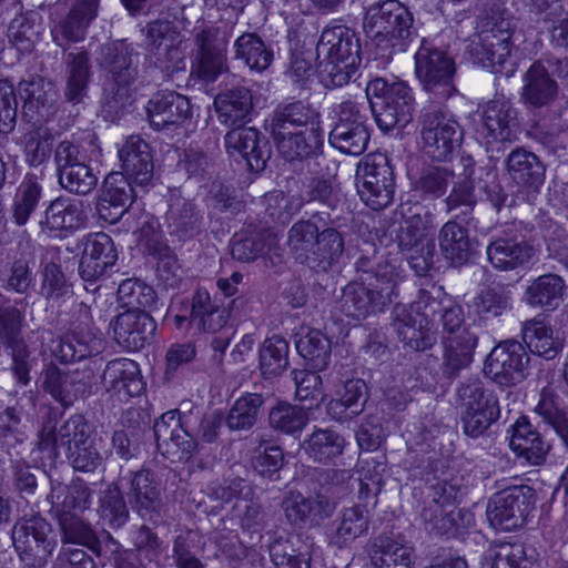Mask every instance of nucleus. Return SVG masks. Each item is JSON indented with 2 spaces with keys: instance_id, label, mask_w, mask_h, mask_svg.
<instances>
[{
  "instance_id": "7",
  "label": "nucleus",
  "mask_w": 568,
  "mask_h": 568,
  "mask_svg": "<svg viewBox=\"0 0 568 568\" xmlns=\"http://www.w3.org/2000/svg\"><path fill=\"white\" fill-rule=\"evenodd\" d=\"M481 139L490 142H511L513 140L532 139L545 140L547 134L537 122L528 123L525 129H519L517 112L505 98H496L489 101L483 111L480 130Z\"/></svg>"
},
{
  "instance_id": "39",
  "label": "nucleus",
  "mask_w": 568,
  "mask_h": 568,
  "mask_svg": "<svg viewBox=\"0 0 568 568\" xmlns=\"http://www.w3.org/2000/svg\"><path fill=\"white\" fill-rule=\"evenodd\" d=\"M227 320V310L212 300L206 291L195 292L192 298L190 326L200 332L215 333L225 326Z\"/></svg>"
},
{
  "instance_id": "29",
  "label": "nucleus",
  "mask_w": 568,
  "mask_h": 568,
  "mask_svg": "<svg viewBox=\"0 0 568 568\" xmlns=\"http://www.w3.org/2000/svg\"><path fill=\"white\" fill-rule=\"evenodd\" d=\"M150 125L156 130L179 124L189 116V100L174 91H162L153 94L146 106Z\"/></svg>"
},
{
  "instance_id": "36",
  "label": "nucleus",
  "mask_w": 568,
  "mask_h": 568,
  "mask_svg": "<svg viewBox=\"0 0 568 568\" xmlns=\"http://www.w3.org/2000/svg\"><path fill=\"white\" fill-rule=\"evenodd\" d=\"M442 254L454 266L466 264L475 254V242L470 239L467 227L455 220L446 222L438 234Z\"/></svg>"
},
{
  "instance_id": "20",
  "label": "nucleus",
  "mask_w": 568,
  "mask_h": 568,
  "mask_svg": "<svg viewBox=\"0 0 568 568\" xmlns=\"http://www.w3.org/2000/svg\"><path fill=\"white\" fill-rule=\"evenodd\" d=\"M287 523L292 526L316 527L328 519L335 509V504L323 493L303 495L300 491H288L281 503Z\"/></svg>"
},
{
  "instance_id": "21",
  "label": "nucleus",
  "mask_w": 568,
  "mask_h": 568,
  "mask_svg": "<svg viewBox=\"0 0 568 568\" xmlns=\"http://www.w3.org/2000/svg\"><path fill=\"white\" fill-rule=\"evenodd\" d=\"M118 252L113 240L104 232L89 234L79 263V274L88 283L85 290L95 291V283L115 264Z\"/></svg>"
},
{
  "instance_id": "50",
  "label": "nucleus",
  "mask_w": 568,
  "mask_h": 568,
  "mask_svg": "<svg viewBox=\"0 0 568 568\" xmlns=\"http://www.w3.org/2000/svg\"><path fill=\"white\" fill-rule=\"evenodd\" d=\"M264 397L257 393H246L237 398L230 408L225 424L233 432L250 430L257 422Z\"/></svg>"
},
{
  "instance_id": "56",
  "label": "nucleus",
  "mask_w": 568,
  "mask_h": 568,
  "mask_svg": "<svg viewBox=\"0 0 568 568\" xmlns=\"http://www.w3.org/2000/svg\"><path fill=\"white\" fill-rule=\"evenodd\" d=\"M170 225L182 239L192 237L200 232L202 216L196 205L187 200H178L168 212Z\"/></svg>"
},
{
  "instance_id": "32",
  "label": "nucleus",
  "mask_w": 568,
  "mask_h": 568,
  "mask_svg": "<svg viewBox=\"0 0 568 568\" xmlns=\"http://www.w3.org/2000/svg\"><path fill=\"white\" fill-rule=\"evenodd\" d=\"M487 257L489 263L500 271L517 270L532 258L534 247L525 241H518L508 235L495 236L488 244Z\"/></svg>"
},
{
  "instance_id": "51",
  "label": "nucleus",
  "mask_w": 568,
  "mask_h": 568,
  "mask_svg": "<svg viewBox=\"0 0 568 568\" xmlns=\"http://www.w3.org/2000/svg\"><path fill=\"white\" fill-rule=\"evenodd\" d=\"M62 546L81 545L90 549L97 556L104 552L100 537L82 519L64 515L60 519Z\"/></svg>"
},
{
  "instance_id": "52",
  "label": "nucleus",
  "mask_w": 568,
  "mask_h": 568,
  "mask_svg": "<svg viewBox=\"0 0 568 568\" xmlns=\"http://www.w3.org/2000/svg\"><path fill=\"white\" fill-rule=\"evenodd\" d=\"M339 122L329 133V142L334 140H352L353 142H368L371 139L367 128L357 120L358 108L351 100L338 105Z\"/></svg>"
},
{
  "instance_id": "16",
  "label": "nucleus",
  "mask_w": 568,
  "mask_h": 568,
  "mask_svg": "<svg viewBox=\"0 0 568 568\" xmlns=\"http://www.w3.org/2000/svg\"><path fill=\"white\" fill-rule=\"evenodd\" d=\"M153 432L158 449L173 463L187 462L197 452L199 442L186 429L178 409L162 414Z\"/></svg>"
},
{
  "instance_id": "19",
  "label": "nucleus",
  "mask_w": 568,
  "mask_h": 568,
  "mask_svg": "<svg viewBox=\"0 0 568 568\" xmlns=\"http://www.w3.org/2000/svg\"><path fill=\"white\" fill-rule=\"evenodd\" d=\"M428 221L414 214L404 221L396 240L399 250L418 275H424L433 264L435 245L427 237Z\"/></svg>"
},
{
  "instance_id": "64",
  "label": "nucleus",
  "mask_w": 568,
  "mask_h": 568,
  "mask_svg": "<svg viewBox=\"0 0 568 568\" xmlns=\"http://www.w3.org/2000/svg\"><path fill=\"white\" fill-rule=\"evenodd\" d=\"M43 388L63 406H69L77 399L73 383H71V371L63 372L53 364L48 365L43 371Z\"/></svg>"
},
{
  "instance_id": "18",
  "label": "nucleus",
  "mask_w": 568,
  "mask_h": 568,
  "mask_svg": "<svg viewBox=\"0 0 568 568\" xmlns=\"http://www.w3.org/2000/svg\"><path fill=\"white\" fill-rule=\"evenodd\" d=\"M87 223L88 215L83 202L61 195L48 204L39 226L49 237L65 239L85 227Z\"/></svg>"
},
{
  "instance_id": "57",
  "label": "nucleus",
  "mask_w": 568,
  "mask_h": 568,
  "mask_svg": "<svg viewBox=\"0 0 568 568\" xmlns=\"http://www.w3.org/2000/svg\"><path fill=\"white\" fill-rule=\"evenodd\" d=\"M307 422V412L303 407L288 403H278L268 413L270 426L287 435L302 432Z\"/></svg>"
},
{
  "instance_id": "27",
  "label": "nucleus",
  "mask_w": 568,
  "mask_h": 568,
  "mask_svg": "<svg viewBox=\"0 0 568 568\" xmlns=\"http://www.w3.org/2000/svg\"><path fill=\"white\" fill-rule=\"evenodd\" d=\"M361 44L354 30L346 26L325 28L316 47L317 59H334V61H351L361 63Z\"/></svg>"
},
{
  "instance_id": "46",
  "label": "nucleus",
  "mask_w": 568,
  "mask_h": 568,
  "mask_svg": "<svg viewBox=\"0 0 568 568\" xmlns=\"http://www.w3.org/2000/svg\"><path fill=\"white\" fill-rule=\"evenodd\" d=\"M234 59L253 71L266 70L273 61V51L255 32H244L233 43Z\"/></svg>"
},
{
  "instance_id": "38",
  "label": "nucleus",
  "mask_w": 568,
  "mask_h": 568,
  "mask_svg": "<svg viewBox=\"0 0 568 568\" xmlns=\"http://www.w3.org/2000/svg\"><path fill=\"white\" fill-rule=\"evenodd\" d=\"M511 180L519 186L537 192L545 180V168L536 154L518 148L507 159Z\"/></svg>"
},
{
  "instance_id": "48",
  "label": "nucleus",
  "mask_w": 568,
  "mask_h": 568,
  "mask_svg": "<svg viewBox=\"0 0 568 568\" xmlns=\"http://www.w3.org/2000/svg\"><path fill=\"white\" fill-rule=\"evenodd\" d=\"M302 448L312 460L327 464L343 454L345 439L333 429L317 428L303 442Z\"/></svg>"
},
{
  "instance_id": "45",
  "label": "nucleus",
  "mask_w": 568,
  "mask_h": 568,
  "mask_svg": "<svg viewBox=\"0 0 568 568\" xmlns=\"http://www.w3.org/2000/svg\"><path fill=\"white\" fill-rule=\"evenodd\" d=\"M373 547L372 561L375 568H414L413 548L402 540L379 535Z\"/></svg>"
},
{
  "instance_id": "2",
  "label": "nucleus",
  "mask_w": 568,
  "mask_h": 568,
  "mask_svg": "<svg viewBox=\"0 0 568 568\" xmlns=\"http://www.w3.org/2000/svg\"><path fill=\"white\" fill-rule=\"evenodd\" d=\"M287 247L296 263L327 272L344 252V237L335 227L320 231L312 219L301 220L288 230Z\"/></svg>"
},
{
  "instance_id": "53",
  "label": "nucleus",
  "mask_w": 568,
  "mask_h": 568,
  "mask_svg": "<svg viewBox=\"0 0 568 568\" xmlns=\"http://www.w3.org/2000/svg\"><path fill=\"white\" fill-rule=\"evenodd\" d=\"M288 343L274 335L266 338L260 348V369L265 378L281 375L288 365Z\"/></svg>"
},
{
  "instance_id": "37",
  "label": "nucleus",
  "mask_w": 568,
  "mask_h": 568,
  "mask_svg": "<svg viewBox=\"0 0 568 568\" xmlns=\"http://www.w3.org/2000/svg\"><path fill=\"white\" fill-rule=\"evenodd\" d=\"M124 176L139 186H146L153 178V156L150 144H122L118 151Z\"/></svg>"
},
{
  "instance_id": "44",
  "label": "nucleus",
  "mask_w": 568,
  "mask_h": 568,
  "mask_svg": "<svg viewBox=\"0 0 568 568\" xmlns=\"http://www.w3.org/2000/svg\"><path fill=\"white\" fill-rule=\"evenodd\" d=\"M565 290L564 278L557 274L548 273L530 282L525 291L524 298L531 307L555 310L562 301Z\"/></svg>"
},
{
  "instance_id": "60",
  "label": "nucleus",
  "mask_w": 568,
  "mask_h": 568,
  "mask_svg": "<svg viewBox=\"0 0 568 568\" xmlns=\"http://www.w3.org/2000/svg\"><path fill=\"white\" fill-rule=\"evenodd\" d=\"M118 300L129 310L145 311L155 303L156 293L139 278H126L118 287Z\"/></svg>"
},
{
  "instance_id": "4",
  "label": "nucleus",
  "mask_w": 568,
  "mask_h": 568,
  "mask_svg": "<svg viewBox=\"0 0 568 568\" xmlns=\"http://www.w3.org/2000/svg\"><path fill=\"white\" fill-rule=\"evenodd\" d=\"M366 97L377 126L388 132L410 121L415 99L409 85L400 80L375 78L366 85Z\"/></svg>"
},
{
  "instance_id": "54",
  "label": "nucleus",
  "mask_w": 568,
  "mask_h": 568,
  "mask_svg": "<svg viewBox=\"0 0 568 568\" xmlns=\"http://www.w3.org/2000/svg\"><path fill=\"white\" fill-rule=\"evenodd\" d=\"M367 400V386L361 378L348 379L344 383V390L338 399H332L327 410L333 416L347 413V416H357L364 409Z\"/></svg>"
},
{
  "instance_id": "22",
  "label": "nucleus",
  "mask_w": 568,
  "mask_h": 568,
  "mask_svg": "<svg viewBox=\"0 0 568 568\" xmlns=\"http://www.w3.org/2000/svg\"><path fill=\"white\" fill-rule=\"evenodd\" d=\"M132 183L120 172H111L104 178L95 205L100 219L110 224L120 221L136 197Z\"/></svg>"
},
{
  "instance_id": "17",
  "label": "nucleus",
  "mask_w": 568,
  "mask_h": 568,
  "mask_svg": "<svg viewBox=\"0 0 568 568\" xmlns=\"http://www.w3.org/2000/svg\"><path fill=\"white\" fill-rule=\"evenodd\" d=\"M129 504L132 510L143 520L158 525L165 514L160 483L150 469L129 471Z\"/></svg>"
},
{
  "instance_id": "42",
  "label": "nucleus",
  "mask_w": 568,
  "mask_h": 568,
  "mask_svg": "<svg viewBox=\"0 0 568 568\" xmlns=\"http://www.w3.org/2000/svg\"><path fill=\"white\" fill-rule=\"evenodd\" d=\"M67 87L65 99L79 103L87 93L91 78V62L89 53L83 48H75L64 57Z\"/></svg>"
},
{
  "instance_id": "43",
  "label": "nucleus",
  "mask_w": 568,
  "mask_h": 568,
  "mask_svg": "<svg viewBox=\"0 0 568 568\" xmlns=\"http://www.w3.org/2000/svg\"><path fill=\"white\" fill-rule=\"evenodd\" d=\"M219 119L227 125L245 120L253 109L252 92L246 87H235L220 92L214 99Z\"/></svg>"
},
{
  "instance_id": "40",
  "label": "nucleus",
  "mask_w": 568,
  "mask_h": 568,
  "mask_svg": "<svg viewBox=\"0 0 568 568\" xmlns=\"http://www.w3.org/2000/svg\"><path fill=\"white\" fill-rule=\"evenodd\" d=\"M523 99L526 103L540 108L555 100L558 85L551 79L542 61H535L524 77Z\"/></svg>"
},
{
  "instance_id": "24",
  "label": "nucleus",
  "mask_w": 568,
  "mask_h": 568,
  "mask_svg": "<svg viewBox=\"0 0 568 568\" xmlns=\"http://www.w3.org/2000/svg\"><path fill=\"white\" fill-rule=\"evenodd\" d=\"M315 115L314 110L303 101H293L278 105L272 119V135L275 142L293 140L295 142H306L311 136L307 124Z\"/></svg>"
},
{
  "instance_id": "62",
  "label": "nucleus",
  "mask_w": 568,
  "mask_h": 568,
  "mask_svg": "<svg viewBox=\"0 0 568 568\" xmlns=\"http://www.w3.org/2000/svg\"><path fill=\"white\" fill-rule=\"evenodd\" d=\"M42 193L37 176L27 175L21 182L14 199L13 217L17 224L24 225L36 210Z\"/></svg>"
},
{
  "instance_id": "1",
  "label": "nucleus",
  "mask_w": 568,
  "mask_h": 568,
  "mask_svg": "<svg viewBox=\"0 0 568 568\" xmlns=\"http://www.w3.org/2000/svg\"><path fill=\"white\" fill-rule=\"evenodd\" d=\"M39 449L49 458L59 456V448L65 449V456L75 471L93 473L104 462L98 448L97 438L90 424L80 415L74 414L60 425L48 414L39 432Z\"/></svg>"
},
{
  "instance_id": "9",
  "label": "nucleus",
  "mask_w": 568,
  "mask_h": 568,
  "mask_svg": "<svg viewBox=\"0 0 568 568\" xmlns=\"http://www.w3.org/2000/svg\"><path fill=\"white\" fill-rule=\"evenodd\" d=\"M356 186L362 201L372 210L388 206L394 195L393 171L385 153L365 155L356 171Z\"/></svg>"
},
{
  "instance_id": "63",
  "label": "nucleus",
  "mask_w": 568,
  "mask_h": 568,
  "mask_svg": "<svg viewBox=\"0 0 568 568\" xmlns=\"http://www.w3.org/2000/svg\"><path fill=\"white\" fill-rule=\"evenodd\" d=\"M513 44L479 45L477 42H469L468 52L475 64L481 65L491 72H501L510 61Z\"/></svg>"
},
{
  "instance_id": "3",
  "label": "nucleus",
  "mask_w": 568,
  "mask_h": 568,
  "mask_svg": "<svg viewBox=\"0 0 568 568\" xmlns=\"http://www.w3.org/2000/svg\"><path fill=\"white\" fill-rule=\"evenodd\" d=\"M375 281L368 283L352 281L342 290L338 310L346 317L365 320L383 312L397 296L399 273L388 265L379 266Z\"/></svg>"
},
{
  "instance_id": "33",
  "label": "nucleus",
  "mask_w": 568,
  "mask_h": 568,
  "mask_svg": "<svg viewBox=\"0 0 568 568\" xmlns=\"http://www.w3.org/2000/svg\"><path fill=\"white\" fill-rule=\"evenodd\" d=\"M371 517L367 505L356 504L344 507L335 520V529L328 536L329 545L338 549L348 547L368 532Z\"/></svg>"
},
{
  "instance_id": "5",
  "label": "nucleus",
  "mask_w": 568,
  "mask_h": 568,
  "mask_svg": "<svg viewBox=\"0 0 568 568\" xmlns=\"http://www.w3.org/2000/svg\"><path fill=\"white\" fill-rule=\"evenodd\" d=\"M460 420L467 436L477 438L498 420L500 406L493 389L478 378L460 383L456 389Z\"/></svg>"
},
{
  "instance_id": "35",
  "label": "nucleus",
  "mask_w": 568,
  "mask_h": 568,
  "mask_svg": "<svg viewBox=\"0 0 568 568\" xmlns=\"http://www.w3.org/2000/svg\"><path fill=\"white\" fill-rule=\"evenodd\" d=\"M392 326L399 341L415 352H423L433 347L436 343V335L429 328L423 326L406 306L396 305L392 313Z\"/></svg>"
},
{
  "instance_id": "8",
  "label": "nucleus",
  "mask_w": 568,
  "mask_h": 568,
  "mask_svg": "<svg viewBox=\"0 0 568 568\" xmlns=\"http://www.w3.org/2000/svg\"><path fill=\"white\" fill-rule=\"evenodd\" d=\"M232 27L206 26L194 36L196 53L192 64V74L205 83H213L229 71L226 49Z\"/></svg>"
},
{
  "instance_id": "14",
  "label": "nucleus",
  "mask_w": 568,
  "mask_h": 568,
  "mask_svg": "<svg viewBox=\"0 0 568 568\" xmlns=\"http://www.w3.org/2000/svg\"><path fill=\"white\" fill-rule=\"evenodd\" d=\"M534 504L535 494L531 487L526 485L508 487L490 498L487 517L495 528L515 530L524 525Z\"/></svg>"
},
{
  "instance_id": "25",
  "label": "nucleus",
  "mask_w": 568,
  "mask_h": 568,
  "mask_svg": "<svg viewBox=\"0 0 568 568\" xmlns=\"http://www.w3.org/2000/svg\"><path fill=\"white\" fill-rule=\"evenodd\" d=\"M478 335L470 327H464L463 333L442 337L440 372L444 378L454 381L474 362Z\"/></svg>"
},
{
  "instance_id": "13",
  "label": "nucleus",
  "mask_w": 568,
  "mask_h": 568,
  "mask_svg": "<svg viewBox=\"0 0 568 568\" xmlns=\"http://www.w3.org/2000/svg\"><path fill=\"white\" fill-rule=\"evenodd\" d=\"M145 60L165 77L184 69L179 33L169 21L155 20L146 26Z\"/></svg>"
},
{
  "instance_id": "61",
  "label": "nucleus",
  "mask_w": 568,
  "mask_h": 568,
  "mask_svg": "<svg viewBox=\"0 0 568 568\" xmlns=\"http://www.w3.org/2000/svg\"><path fill=\"white\" fill-rule=\"evenodd\" d=\"M525 562L524 545L501 542L490 546L484 554L483 568H523Z\"/></svg>"
},
{
  "instance_id": "31",
  "label": "nucleus",
  "mask_w": 568,
  "mask_h": 568,
  "mask_svg": "<svg viewBox=\"0 0 568 568\" xmlns=\"http://www.w3.org/2000/svg\"><path fill=\"white\" fill-rule=\"evenodd\" d=\"M98 7L99 0H78L67 18L52 29L55 44L65 49L67 44L83 40L88 26L97 17Z\"/></svg>"
},
{
  "instance_id": "28",
  "label": "nucleus",
  "mask_w": 568,
  "mask_h": 568,
  "mask_svg": "<svg viewBox=\"0 0 568 568\" xmlns=\"http://www.w3.org/2000/svg\"><path fill=\"white\" fill-rule=\"evenodd\" d=\"M101 384L106 393L126 400L142 390L140 371L136 363L129 358L110 361L102 373Z\"/></svg>"
},
{
  "instance_id": "58",
  "label": "nucleus",
  "mask_w": 568,
  "mask_h": 568,
  "mask_svg": "<svg viewBox=\"0 0 568 568\" xmlns=\"http://www.w3.org/2000/svg\"><path fill=\"white\" fill-rule=\"evenodd\" d=\"M45 87H50V83L41 78L19 82V92L24 100L23 110L27 115L30 112L38 114L39 118L49 115L52 94L51 89L47 90Z\"/></svg>"
},
{
  "instance_id": "12",
  "label": "nucleus",
  "mask_w": 568,
  "mask_h": 568,
  "mask_svg": "<svg viewBox=\"0 0 568 568\" xmlns=\"http://www.w3.org/2000/svg\"><path fill=\"white\" fill-rule=\"evenodd\" d=\"M530 356L516 339L498 343L484 363V375L501 387L520 384L528 375Z\"/></svg>"
},
{
  "instance_id": "11",
  "label": "nucleus",
  "mask_w": 568,
  "mask_h": 568,
  "mask_svg": "<svg viewBox=\"0 0 568 568\" xmlns=\"http://www.w3.org/2000/svg\"><path fill=\"white\" fill-rule=\"evenodd\" d=\"M22 321L21 312L14 306L0 307V344L11 358L10 369L16 382L27 386L37 358L22 336Z\"/></svg>"
},
{
  "instance_id": "47",
  "label": "nucleus",
  "mask_w": 568,
  "mask_h": 568,
  "mask_svg": "<svg viewBox=\"0 0 568 568\" xmlns=\"http://www.w3.org/2000/svg\"><path fill=\"white\" fill-rule=\"evenodd\" d=\"M420 133L423 142H462L464 139L460 124L440 109L425 112Z\"/></svg>"
},
{
  "instance_id": "49",
  "label": "nucleus",
  "mask_w": 568,
  "mask_h": 568,
  "mask_svg": "<svg viewBox=\"0 0 568 568\" xmlns=\"http://www.w3.org/2000/svg\"><path fill=\"white\" fill-rule=\"evenodd\" d=\"M298 354L305 359L308 368L324 371L331 362V341L320 331L311 329L296 342Z\"/></svg>"
},
{
  "instance_id": "15",
  "label": "nucleus",
  "mask_w": 568,
  "mask_h": 568,
  "mask_svg": "<svg viewBox=\"0 0 568 568\" xmlns=\"http://www.w3.org/2000/svg\"><path fill=\"white\" fill-rule=\"evenodd\" d=\"M364 29L368 37L394 40H409L414 34L413 16L397 0L372 4L365 16Z\"/></svg>"
},
{
  "instance_id": "59",
  "label": "nucleus",
  "mask_w": 568,
  "mask_h": 568,
  "mask_svg": "<svg viewBox=\"0 0 568 568\" xmlns=\"http://www.w3.org/2000/svg\"><path fill=\"white\" fill-rule=\"evenodd\" d=\"M301 541L277 540L270 548V555L276 568H311V555L306 547H296Z\"/></svg>"
},
{
  "instance_id": "23",
  "label": "nucleus",
  "mask_w": 568,
  "mask_h": 568,
  "mask_svg": "<svg viewBox=\"0 0 568 568\" xmlns=\"http://www.w3.org/2000/svg\"><path fill=\"white\" fill-rule=\"evenodd\" d=\"M114 339L129 351H139L151 342L156 329L153 317L142 310H128L110 323Z\"/></svg>"
},
{
  "instance_id": "26",
  "label": "nucleus",
  "mask_w": 568,
  "mask_h": 568,
  "mask_svg": "<svg viewBox=\"0 0 568 568\" xmlns=\"http://www.w3.org/2000/svg\"><path fill=\"white\" fill-rule=\"evenodd\" d=\"M436 295L422 290L416 302L418 312H422L425 318H432L439 315L443 325V336H454L463 333L465 325L464 311L460 305L456 304L452 298L436 291Z\"/></svg>"
},
{
  "instance_id": "10",
  "label": "nucleus",
  "mask_w": 568,
  "mask_h": 568,
  "mask_svg": "<svg viewBox=\"0 0 568 568\" xmlns=\"http://www.w3.org/2000/svg\"><path fill=\"white\" fill-rule=\"evenodd\" d=\"M51 525L40 515L22 517L11 529L12 545L29 568H43L54 548Z\"/></svg>"
},
{
  "instance_id": "55",
  "label": "nucleus",
  "mask_w": 568,
  "mask_h": 568,
  "mask_svg": "<svg viewBox=\"0 0 568 568\" xmlns=\"http://www.w3.org/2000/svg\"><path fill=\"white\" fill-rule=\"evenodd\" d=\"M535 410L544 423L557 434L564 452L568 456V417L559 407L557 398L550 392L542 389Z\"/></svg>"
},
{
  "instance_id": "30",
  "label": "nucleus",
  "mask_w": 568,
  "mask_h": 568,
  "mask_svg": "<svg viewBox=\"0 0 568 568\" xmlns=\"http://www.w3.org/2000/svg\"><path fill=\"white\" fill-rule=\"evenodd\" d=\"M509 446L518 457L532 466L542 465L551 449L550 443L544 439L525 416L518 418L513 426Z\"/></svg>"
},
{
  "instance_id": "6",
  "label": "nucleus",
  "mask_w": 568,
  "mask_h": 568,
  "mask_svg": "<svg viewBox=\"0 0 568 568\" xmlns=\"http://www.w3.org/2000/svg\"><path fill=\"white\" fill-rule=\"evenodd\" d=\"M455 71L453 58L423 41L415 54V72L434 102L442 103L456 92L453 83Z\"/></svg>"
},
{
  "instance_id": "34",
  "label": "nucleus",
  "mask_w": 568,
  "mask_h": 568,
  "mask_svg": "<svg viewBox=\"0 0 568 568\" xmlns=\"http://www.w3.org/2000/svg\"><path fill=\"white\" fill-rule=\"evenodd\" d=\"M521 338L525 348L547 361L554 359L562 349V342L551 323L539 316L521 324Z\"/></svg>"
},
{
  "instance_id": "41",
  "label": "nucleus",
  "mask_w": 568,
  "mask_h": 568,
  "mask_svg": "<svg viewBox=\"0 0 568 568\" xmlns=\"http://www.w3.org/2000/svg\"><path fill=\"white\" fill-rule=\"evenodd\" d=\"M133 49L124 41L108 43L102 47L101 65L106 69L111 79L106 83L130 85L136 75L132 62Z\"/></svg>"
}]
</instances>
